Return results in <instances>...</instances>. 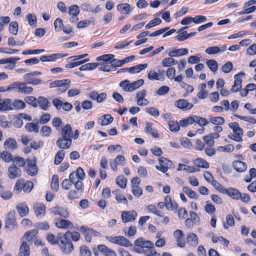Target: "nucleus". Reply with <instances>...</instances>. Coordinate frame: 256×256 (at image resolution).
Segmentation results:
<instances>
[{"label":"nucleus","instance_id":"1","mask_svg":"<svg viewBox=\"0 0 256 256\" xmlns=\"http://www.w3.org/2000/svg\"><path fill=\"white\" fill-rule=\"evenodd\" d=\"M7 90H14L22 94H30L33 90V88L30 86H28L27 84L18 82H14L10 84Z\"/></svg>","mask_w":256,"mask_h":256},{"label":"nucleus","instance_id":"2","mask_svg":"<svg viewBox=\"0 0 256 256\" xmlns=\"http://www.w3.org/2000/svg\"><path fill=\"white\" fill-rule=\"evenodd\" d=\"M228 126L232 130L234 134L229 136L228 138L238 142H242V141L243 130L240 127L239 124L236 122H233L230 123Z\"/></svg>","mask_w":256,"mask_h":256},{"label":"nucleus","instance_id":"3","mask_svg":"<svg viewBox=\"0 0 256 256\" xmlns=\"http://www.w3.org/2000/svg\"><path fill=\"white\" fill-rule=\"evenodd\" d=\"M70 80L69 79L55 80L50 84V88L58 87V92H66L70 86Z\"/></svg>","mask_w":256,"mask_h":256},{"label":"nucleus","instance_id":"4","mask_svg":"<svg viewBox=\"0 0 256 256\" xmlns=\"http://www.w3.org/2000/svg\"><path fill=\"white\" fill-rule=\"evenodd\" d=\"M158 161L160 165L156 166V168L164 173L166 172L168 168L174 167L172 162L164 157L160 158Z\"/></svg>","mask_w":256,"mask_h":256},{"label":"nucleus","instance_id":"5","mask_svg":"<svg viewBox=\"0 0 256 256\" xmlns=\"http://www.w3.org/2000/svg\"><path fill=\"white\" fill-rule=\"evenodd\" d=\"M106 238L109 242L121 246L128 247L132 246L130 240L123 236H116L115 237L107 236Z\"/></svg>","mask_w":256,"mask_h":256},{"label":"nucleus","instance_id":"6","mask_svg":"<svg viewBox=\"0 0 256 256\" xmlns=\"http://www.w3.org/2000/svg\"><path fill=\"white\" fill-rule=\"evenodd\" d=\"M54 30L56 32L62 30L66 34H70L72 32V28L71 26H66L64 28V24L60 18H56L54 22Z\"/></svg>","mask_w":256,"mask_h":256},{"label":"nucleus","instance_id":"7","mask_svg":"<svg viewBox=\"0 0 256 256\" xmlns=\"http://www.w3.org/2000/svg\"><path fill=\"white\" fill-rule=\"evenodd\" d=\"M245 76L244 72H240L234 76V84L231 88L232 92H236L239 91L242 86V78Z\"/></svg>","mask_w":256,"mask_h":256},{"label":"nucleus","instance_id":"8","mask_svg":"<svg viewBox=\"0 0 256 256\" xmlns=\"http://www.w3.org/2000/svg\"><path fill=\"white\" fill-rule=\"evenodd\" d=\"M146 96V90H142L136 94V98L138 105L146 106L149 104V101L145 98Z\"/></svg>","mask_w":256,"mask_h":256},{"label":"nucleus","instance_id":"9","mask_svg":"<svg viewBox=\"0 0 256 256\" xmlns=\"http://www.w3.org/2000/svg\"><path fill=\"white\" fill-rule=\"evenodd\" d=\"M16 212L15 211H10L8 214L6 222V228H10V230L14 229L17 226L15 216Z\"/></svg>","mask_w":256,"mask_h":256},{"label":"nucleus","instance_id":"10","mask_svg":"<svg viewBox=\"0 0 256 256\" xmlns=\"http://www.w3.org/2000/svg\"><path fill=\"white\" fill-rule=\"evenodd\" d=\"M226 48L227 46L226 44H224L221 46H212L206 48L205 50V52L210 55L216 54L224 52L226 50Z\"/></svg>","mask_w":256,"mask_h":256},{"label":"nucleus","instance_id":"11","mask_svg":"<svg viewBox=\"0 0 256 256\" xmlns=\"http://www.w3.org/2000/svg\"><path fill=\"white\" fill-rule=\"evenodd\" d=\"M89 97L93 100H96L98 103L104 102L107 97V94L105 92L98 94L96 91H92L88 94Z\"/></svg>","mask_w":256,"mask_h":256},{"label":"nucleus","instance_id":"12","mask_svg":"<svg viewBox=\"0 0 256 256\" xmlns=\"http://www.w3.org/2000/svg\"><path fill=\"white\" fill-rule=\"evenodd\" d=\"M72 144L71 139H66L64 138H59L56 142V146L61 150L70 148Z\"/></svg>","mask_w":256,"mask_h":256},{"label":"nucleus","instance_id":"13","mask_svg":"<svg viewBox=\"0 0 256 256\" xmlns=\"http://www.w3.org/2000/svg\"><path fill=\"white\" fill-rule=\"evenodd\" d=\"M137 216V213L134 210L124 212L122 214V220L124 222L134 221Z\"/></svg>","mask_w":256,"mask_h":256},{"label":"nucleus","instance_id":"14","mask_svg":"<svg viewBox=\"0 0 256 256\" xmlns=\"http://www.w3.org/2000/svg\"><path fill=\"white\" fill-rule=\"evenodd\" d=\"M174 104L179 108L185 110L191 109L194 106L192 104L188 102L187 100L184 99H181L176 101Z\"/></svg>","mask_w":256,"mask_h":256},{"label":"nucleus","instance_id":"15","mask_svg":"<svg viewBox=\"0 0 256 256\" xmlns=\"http://www.w3.org/2000/svg\"><path fill=\"white\" fill-rule=\"evenodd\" d=\"M67 54L61 53H56L49 56H43L40 58V60L43 62H54L58 59L62 58Z\"/></svg>","mask_w":256,"mask_h":256},{"label":"nucleus","instance_id":"16","mask_svg":"<svg viewBox=\"0 0 256 256\" xmlns=\"http://www.w3.org/2000/svg\"><path fill=\"white\" fill-rule=\"evenodd\" d=\"M52 212L54 214H58L64 218H68L69 216V212L66 208L56 206L52 208Z\"/></svg>","mask_w":256,"mask_h":256},{"label":"nucleus","instance_id":"17","mask_svg":"<svg viewBox=\"0 0 256 256\" xmlns=\"http://www.w3.org/2000/svg\"><path fill=\"white\" fill-rule=\"evenodd\" d=\"M18 144L16 140L12 138H6L4 143V148L6 150H14L16 149Z\"/></svg>","mask_w":256,"mask_h":256},{"label":"nucleus","instance_id":"18","mask_svg":"<svg viewBox=\"0 0 256 256\" xmlns=\"http://www.w3.org/2000/svg\"><path fill=\"white\" fill-rule=\"evenodd\" d=\"M56 226L60 228H72V222L67 220L58 218L55 222Z\"/></svg>","mask_w":256,"mask_h":256},{"label":"nucleus","instance_id":"19","mask_svg":"<svg viewBox=\"0 0 256 256\" xmlns=\"http://www.w3.org/2000/svg\"><path fill=\"white\" fill-rule=\"evenodd\" d=\"M222 192L226 194L233 199L239 200L240 197V192L238 190L234 188L226 189L224 188V190Z\"/></svg>","mask_w":256,"mask_h":256},{"label":"nucleus","instance_id":"20","mask_svg":"<svg viewBox=\"0 0 256 256\" xmlns=\"http://www.w3.org/2000/svg\"><path fill=\"white\" fill-rule=\"evenodd\" d=\"M16 208L18 214L21 217L25 216L28 214V207L24 202L19 204L17 205Z\"/></svg>","mask_w":256,"mask_h":256},{"label":"nucleus","instance_id":"21","mask_svg":"<svg viewBox=\"0 0 256 256\" xmlns=\"http://www.w3.org/2000/svg\"><path fill=\"white\" fill-rule=\"evenodd\" d=\"M188 52V50L186 48H182L174 50L168 52V55L170 57H178L186 55Z\"/></svg>","mask_w":256,"mask_h":256},{"label":"nucleus","instance_id":"22","mask_svg":"<svg viewBox=\"0 0 256 256\" xmlns=\"http://www.w3.org/2000/svg\"><path fill=\"white\" fill-rule=\"evenodd\" d=\"M71 232L70 231H68L64 234H62L60 233L57 236V240L58 242V244L59 242L61 244H65L67 243L70 242V238Z\"/></svg>","mask_w":256,"mask_h":256},{"label":"nucleus","instance_id":"23","mask_svg":"<svg viewBox=\"0 0 256 256\" xmlns=\"http://www.w3.org/2000/svg\"><path fill=\"white\" fill-rule=\"evenodd\" d=\"M98 248L105 256H117L116 252L104 244L98 246Z\"/></svg>","mask_w":256,"mask_h":256},{"label":"nucleus","instance_id":"24","mask_svg":"<svg viewBox=\"0 0 256 256\" xmlns=\"http://www.w3.org/2000/svg\"><path fill=\"white\" fill-rule=\"evenodd\" d=\"M116 8L120 14H128L132 10L130 5L128 3L118 4Z\"/></svg>","mask_w":256,"mask_h":256},{"label":"nucleus","instance_id":"25","mask_svg":"<svg viewBox=\"0 0 256 256\" xmlns=\"http://www.w3.org/2000/svg\"><path fill=\"white\" fill-rule=\"evenodd\" d=\"M72 128L70 124H67L62 128V136L60 138H64L66 139L72 138Z\"/></svg>","mask_w":256,"mask_h":256},{"label":"nucleus","instance_id":"26","mask_svg":"<svg viewBox=\"0 0 256 256\" xmlns=\"http://www.w3.org/2000/svg\"><path fill=\"white\" fill-rule=\"evenodd\" d=\"M164 71H162L158 73L153 70H150L148 74V78L150 80H164Z\"/></svg>","mask_w":256,"mask_h":256},{"label":"nucleus","instance_id":"27","mask_svg":"<svg viewBox=\"0 0 256 256\" xmlns=\"http://www.w3.org/2000/svg\"><path fill=\"white\" fill-rule=\"evenodd\" d=\"M30 250L28 245L26 242H22L19 250L18 256H30Z\"/></svg>","mask_w":256,"mask_h":256},{"label":"nucleus","instance_id":"28","mask_svg":"<svg viewBox=\"0 0 256 256\" xmlns=\"http://www.w3.org/2000/svg\"><path fill=\"white\" fill-rule=\"evenodd\" d=\"M113 120L110 114H106L100 116L98 119V122L102 126H106L112 123Z\"/></svg>","mask_w":256,"mask_h":256},{"label":"nucleus","instance_id":"29","mask_svg":"<svg viewBox=\"0 0 256 256\" xmlns=\"http://www.w3.org/2000/svg\"><path fill=\"white\" fill-rule=\"evenodd\" d=\"M234 170L238 172H243L247 168V166L245 162L240 160H236L232 164Z\"/></svg>","mask_w":256,"mask_h":256},{"label":"nucleus","instance_id":"30","mask_svg":"<svg viewBox=\"0 0 256 256\" xmlns=\"http://www.w3.org/2000/svg\"><path fill=\"white\" fill-rule=\"evenodd\" d=\"M39 106L43 110H46L48 109L50 104L48 100L45 97L39 96L38 98V106Z\"/></svg>","mask_w":256,"mask_h":256},{"label":"nucleus","instance_id":"31","mask_svg":"<svg viewBox=\"0 0 256 256\" xmlns=\"http://www.w3.org/2000/svg\"><path fill=\"white\" fill-rule=\"evenodd\" d=\"M34 210L37 216L42 217L46 212V208L42 204H36L34 206Z\"/></svg>","mask_w":256,"mask_h":256},{"label":"nucleus","instance_id":"32","mask_svg":"<svg viewBox=\"0 0 256 256\" xmlns=\"http://www.w3.org/2000/svg\"><path fill=\"white\" fill-rule=\"evenodd\" d=\"M80 230L84 233L86 240L90 242V236H92L93 229L89 228L85 226H81Z\"/></svg>","mask_w":256,"mask_h":256},{"label":"nucleus","instance_id":"33","mask_svg":"<svg viewBox=\"0 0 256 256\" xmlns=\"http://www.w3.org/2000/svg\"><path fill=\"white\" fill-rule=\"evenodd\" d=\"M11 100L5 99L0 102V111H8L12 110Z\"/></svg>","mask_w":256,"mask_h":256},{"label":"nucleus","instance_id":"34","mask_svg":"<svg viewBox=\"0 0 256 256\" xmlns=\"http://www.w3.org/2000/svg\"><path fill=\"white\" fill-rule=\"evenodd\" d=\"M148 66L147 64H139L138 65L129 68L130 74H134L140 72Z\"/></svg>","mask_w":256,"mask_h":256},{"label":"nucleus","instance_id":"35","mask_svg":"<svg viewBox=\"0 0 256 256\" xmlns=\"http://www.w3.org/2000/svg\"><path fill=\"white\" fill-rule=\"evenodd\" d=\"M134 244L138 246L146 248H150L153 246V244L150 241H144L142 238L136 240Z\"/></svg>","mask_w":256,"mask_h":256},{"label":"nucleus","instance_id":"36","mask_svg":"<svg viewBox=\"0 0 256 256\" xmlns=\"http://www.w3.org/2000/svg\"><path fill=\"white\" fill-rule=\"evenodd\" d=\"M198 170V168H196L194 167H190L183 164H180L177 168L178 171H184L186 173L194 172Z\"/></svg>","mask_w":256,"mask_h":256},{"label":"nucleus","instance_id":"37","mask_svg":"<svg viewBox=\"0 0 256 256\" xmlns=\"http://www.w3.org/2000/svg\"><path fill=\"white\" fill-rule=\"evenodd\" d=\"M198 238L196 235L194 233L189 234L187 237V242L191 246H196L198 244Z\"/></svg>","mask_w":256,"mask_h":256},{"label":"nucleus","instance_id":"38","mask_svg":"<svg viewBox=\"0 0 256 256\" xmlns=\"http://www.w3.org/2000/svg\"><path fill=\"white\" fill-rule=\"evenodd\" d=\"M11 104L12 110L23 109L26 107L25 102L20 100H15L13 102L11 101Z\"/></svg>","mask_w":256,"mask_h":256},{"label":"nucleus","instance_id":"39","mask_svg":"<svg viewBox=\"0 0 256 256\" xmlns=\"http://www.w3.org/2000/svg\"><path fill=\"white\" fill-rule=\"evenodd\" d=\"M27 172L29 175H36L38 173V168L34 162H29L27 165Z\"/></svg>","mask_w":256,"mask_h":256},{"label":"nucleus","instance_id":"40","mask_svg":"<svg viewBox=\"0 0 256 256\" xmlns=\"http://www.w3.org/2000/svg\"><path fill=\"white\" fill-rule=\"evenodd\" d=\"M114 56L112 54H107L101 56L97 58V60H104L107 62L112 63L116 60V59H114Z\"/></svg>","mask_w":256,"mask_h":256},{"label":"nucleus","instance_id":"41","mask_svg":"<svg viewBox=\"0 0 256 256\" xmlns=\"http://www.w3.org/2000/svg\"><path fill=\"white\" fill-rule=\"evenodd\" d=\"M132 84L129 80H124L120 83V86L126 92H132Z\"/></svg>","mask_w":256,"mask_h":256},{"label":"nucleus","instance_id":"42","mask_svg":"<svg viewBox=\"0 0 256 256\" xmlns=\"http://www.w3.org/2000/svg\"><path fill=\"white\" fill-rule=\"evenodd\" d=\"M65 156V152L64 150H60L56 152L54 158V164H59L62 161Z\"/></svg>","mask_w":256,"mask_h":256},{"label":"nucleus","instance_id":"43","mask_svg":"<svg viewBox=\"0 0 256 256\" xmlns=\"http://www.w3.org/2000/svg\"><path fill=\"white\" fill-rule=\"evenodd\" d=\"M26 18L30 26H36L37 18L36 15L28 14L26 16Z\"/></svg>","mask_w":256,"mask_h":256},{"label":"nucleus","instance_id":"44","mask_svg":"<svg viewBox=\"0 0 256 256\" xmlns=\"http://www.w3.org/2000/svg\"><path fill=\"white\" fill-rule=\"evenodd\" d=\"M194 164L198 167L207 168L209 167L208 163L202 158H197L194 160Z\"/></svg>","mask_w":256,"mask_h":256},{"label":"nucleus","instance_id":"45","mask_svg":"<svg viewBox=\"0 0 256 256\" xmlns=\"http://www.w3.org/2000/svg\"><path fill=\"white\" fill-rule=\"evenodd\" d=\"M74 182L75 177H69V178H66L63 180L62 186L64 189L68 190Z\"/></svg>","mask_w":256,"mask_h":256},{"label":"nucleus","instance_id":"46","mask_svg":"<svg viewBox=\"0 0 256 256\" xmlns=\"http://www.w3.org/2000/svg\"><path fill=\"white\" fill-rule=\"evenodd\" d=\"M206 64L209 68L214 72H215L218 68V64L214 60H210L206 61Z\"/></svg>","mask_w":256,"mask_h":256},{"label":"nucleus","instance_id":"47","mask_svg":"<svg viewBox=\"0 0 256 256\" xmlns=\"http://www.w3.org/2000/svg\"><path fill=\"white\" fill-rule=\"evenodd\" d=\"M210 122L215 125H222L224 122V119L222 116H212L210 118Z\"/></svg>","mask_w":256,"mask_h":256},{"label":"nucleus","instance_id":"48","mask_svg":"<svg viewBox=\"0 0 256 256\" xmlns=\"http://www.w3.org/2000/svg\"><path fill=\"white\" fill-rule=\"evenodd\" d=\"M26 129L29 132H34L37 133L38 132V128L37 124L33 122H28L25 126Z\"/></svg>","mask_w":256,"mask_h":256},{"label":"nucleus","instance_id":"49","mask_svg":"<svg viewBox=\"0 0 256 256\" xmlns=\"http://www.w3.org/2000/svg\"><path fill=\"white\" fill-rule=\"evenodd\" d=\"M0 158L6 162H10L14 160L12 156L7 151H4L1 153Z\"/></svg>","mask_w":256,"mask_h":256},{"label":"nucleus","instance_id":"50","mask_svg":"<svg viewBox=\"0 0 256 256\" xmlns=\"http://www.w3.org/2000/svg\"><path fill=\"white\" fill-rule=\"evenodd\" d=\"M8 172L11 176H20L21 175V170L16 166H10Z\"/></svg>","mask_w":256,"mask_h":256},{"label":"nucleus","instance_id":"51","mask_svg":"<svg viewBox=\"0 0 256 256\" xmlns=\"http://www.w3.org/2000/svg\"><path fill=\"white\" fill-rule=\"evenodd\" d=\"M194 122V116H190L186 119H184L180 121V124L182 127H186L190 124Z\"/></svg>","mask_w":256,"mask_h":256},{"label":"nucleus","instance_id":"52","mask_svg":"<svg viewBox=\"0 0 256 256\" xmlns=\"http://www.w3.org/2000/svg\"><path fill=\"white\" fill-rule=\"evenodd\" d=\"M18 24L16 22H12L9 26V30L10 32L14 35H16L18 32Z\"/></svg>","mask_w":256,"mask_h":256},{"label":"nucleus","instance_id":"53","mask_svg":"<svg viewBox=\"0 0 256 256\" xmlns=\"http://www.w3.org/2000/svg\"><path fill=\"white\" fill-rule=\"evenodd\" d=\"M62 250L63 252L68 254L70 253L74 250V246L72 242H70L62 246Z\"/></svg>","mask_w":256,"mask_h":256},{"label":"nucleus","instance_id":"54","mask_svg":"<svg viewBox=\"0 0 256 256\" xmlns=\"http://www.w3.org/2000/svg\"><path fill=\"white\" fill-rule=\"evenodd\" d=\"M12 163L14 166H23L26 164V160L24 158L17 156L14 158Z\"/></svg>","mask_w":256,"mask_h":256},{"label":"nucleus","instance_id":"55","mask_svg":"<svg viewBox=\"0 0 256 256\" xmlns=\"http://www.w3.org/2000/svg\"><path fill=\"white\" fill-rule=\"evenodd\" d=\"M24 101L28 104L36 108L38 106V98L34 96H26L24 98Z\"/></svg>","mask_w":256,"mask_h":256},{"label":"nucleus","instance_id":"56","mask_svg":"<svg viewBox=\"0 0 256 256\" xmlns=\"http://www.w3.org/2000/svg\"><path fill=\"white\" fill-rule=\"evenodd\" d=\"M194 122H196L200 126H205L208 124V122L204 118L194 116Z\"/></svg>","mask_w":256,"mask_h":256},{"label":"nucleus","instance_id":"57","mask_svg":"<svg viewBox=\"0 0 256 256\" xmlns=\"http://www.w3.org/2000/svg\"><path fill=\"white\" fill-rule=\"evenodd\" d=\"M170 130L173 132H177L180 130V122H176L170 121L168 123Z\"/></svg>","mask_w":256,"mask_h":256},{"label":"nucleus","instance_id":"58","mask_svg":"<svg viewBox=\"0 0 256 256\" xmlns=\"http://www.w3.org/2000/svg\"><path fill=\"white\" fill-rule=\"evenodd\" d=\"M152 124L148 123L146 128V131L154 138L158 137V133L157 131L152 128Z\"/></svg>","mask_w":256,"mask_h":256},{"label":"nucleus","instance_id":"59","mask_svg":"<svg viewBox=\"0 0 256 256\" xmlns=\"http://www.w3.org/2000/svg\"><path fill=\"white\" fill-rule=\"evenodd\" d=\"M162 22V20L159 18H156L150 21L146 26V29L150 28L153 26L160 24Z\"/></svg>","mask_w":256,"mask_h":256},{"label":"nucleus","instance_id":"60","mask_svg":"<svg viewBox=\"0 0 256 256\" xmlns=\"http://www.w3.org/2000/svg\"><path fill=\"white\" fill-rule=\"evenodd\" d=\"M116 182L121 188H124L126 187L127 180L125 177H118Z\"/></svg>","mask_w":256,"mask_h":256},{"label":"nucleus","instance_id":"61","mask_svg":"<svg viewBox=\"0 0 256 256\" xmlns=\"http://www.w3.org/2000/svg\"><path fill=\"white\" fill-rule=\"evenodd\" d=\"M40 132L42 136L45 137L49 136L52 134V130L50 127L44 126L42 127Z\"/></svg>","mask_w":256,"mask_h":256},{"label":"nucleus","instance_id":"62","mask_svg":"<svg viewBox=\"0 0 256 256\" xmlns=\"http://www.w3.org/2000/svg\"><path fill=\"white\" fill-rule=\"evenodd\" d=\"M132 84V92L134 91V90L142 86L144 84V80L142 79H140L138 80H137L136 81H134L132 82H131Z\"/></svg>","mask_w":256,"mask_h":256},{"label":"nucleus","instance_id":"63","mask_svg":"<svg viewBox=\"0 0 256 256\" xmlns=\"http://www.w3.org/2000/svg\"><path fill=\"white\" fill-rule=\"evenodd\" d=\"M233 65L232 62H226L222 67V71L226 74L229 73L232 69Z\"/></svg>","mask_w":256,"mask_h":256},{"label":"nucleus","instance_id":"64","mask_svg":"<svg viewBox=\"0 0 256 256\" xmlns=\"http://www.w3.org/2000/svg\"><path fill=\"white\" fill-rule=\"evenodd\" d=\"M146 112L156 117L160 115V112L158 108L154 107H149L146 108Z\"/></svg>","mask_w":256,"mask_h":256}]
</instances>
